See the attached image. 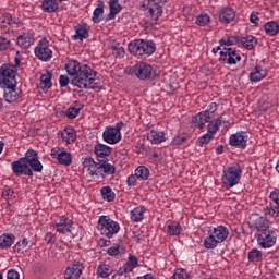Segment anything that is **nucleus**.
<instances>
[{
    "mask_svg": "<svg viewBox=\"0 0 279 279\" xmlns=\"http://www.w3.org/2000/svg\"><path fill=\"white\" fill-rule=\"evenodd\" d=\"M97 178H106V175H114L117 173V167L110 163V159H98L97 168L94 172Z\"/></svg>",
    "mask_w": 279,
    "mask_h": 279,
    "instance_id": "nucleus-8",
    "label": "nucleus"
},
{
    "mask_svg": "<svg viewBox=\"0 0 279 279\" xmlns=\"http://www.w3.org/2000/svg\"><path fill=\"white\" fill-rule=\"evenodd\" d=\"M97 228L107 239H112L121 230L119 222L112 220L110 216H100Z\"/></svg>",
    "mask_w": 279,
    "mask_h": 279,
    "instance_id": "nucleus-4",
    "label": "nucleus"
},
{
    "mask_svg": "<svg viewBox=\"0 0 279 279\" xmlns=\"http://www.w3.org/2000/svg\"><path fill=\"white\" fill-rule=\"evenodd\" d=\"M82 269H84L82 264H72L65 269L64 279H80V276H82Z\"/></svg>",
    "mask_w": 279,
    "mask_h": 279,
    "instance_id": "nucleus-20",
    "label": "nucleus"
},
{
    "mask_svg": "<svg viewBox=\"0 0 279 279\" xmlns=\"http://www.w3.org/2000/svg\"><path fill=\"white\" fill-rule=\"evenodd\" d=\"M35 56L41 62H49L53 58V52L49 49V41L46 38L41 39L35 47Z\"/></svg>",
    "mask_w": 279,
    "mask_h": 279,
    "instance_id": "nucleus-11",
    "label": "nucleus"
},
{
    "mask_svg": "<svg viewBox=\"0 0 279 279\" xmlns=\"http://www.w3.org/2000/svg\"><path fill=\"white\" fill-rule=\"evenodd\" d=\"M59 84H60L61 88H64V87L69 86V84H71V80H69V76H66V75H60Z\"/></svg>",
    "mask_w": 279,
    "mask_h": 279,
    "instance_id": "nucleus-59",
    "label": "nucleus"
},
{
    "mask_svg": "<svg viewBox=\"0 0 279 279\" xmlns=\"http://www.w3.org/2000/svg\"><path fill=\"white\" fill-rule=\"evenodd\" d=\"M75 35L74 40H83L84 38H88V29L84 25H77L74 27Z\"/></svg>",
    "mask_w": 279,
    "mask_h": 279,
    "instance_id": "nucleus-40",
    "label": "nucleus"
},
{
    "mask_svg": "<svg viewBox=\"0 0 279 279\" xmlns=\"http://www.w3.org/2000/svg\"><path fill=\"white\" fill-rule=\"evenodd\" d=\"M270 206L266 208L265 215H270V217L279 216V190L275 189L269 195Z\"/></svg>",
    "mask_w": 279,
    "mask_h": 279,
    "instance_id": "nucleus-17",
    "label": "nucleus"
},
{
    "mask_svg": "<svg viewBox=\"0 0 279 279\" xmlns=\"http://www.w3.org/2000/svg\"><path fill=\"white\" fill-rule=\"evenodd\" d=\"M132 239L135 241V243H140L145 239V235L143 234V231L137 230L132 232Z\"/></svg>",
    "mask_w": 279,
    "mask_h": 279,
    "instance_id": "nucleus-56",
    "label": "nucleus"
},
{
    "mask_svg": "<svg viewBox=\"0 0 279 279\" xmlns=\"http://www.w3.org/2000/svg\"><path fill=\"white\" fill-rule=\"evenodd\" d=\"M185 141H189V136L186 134H181L173 138L172 145H182Z\"/></svg>",
    "mask_w": 279,
    "mask_h": 279,
    "instance_id": "nucleus-55",
    "label": "nucleus"
},
{
    "mask_svg": "<svg viewBox=\"0 0 279 279\" xmlns=\"http://www.w3.org/2000/svg\"><path fill=\"white\" fill-rule=\"evenodd\" d=\"M61 138L68 144L75 143V140L77 138V133H75L72 128H69L61 133Z\"/></svg>",
    "mask_w": 279,
    "mask_h": 279,
    "instance_id": "nucleus-33",
    "label": "nucleus"
},
{
    "mask_svg": "<svg viewBox=\"0 0 279 279\" xmlns=\"http://www.w3.org/2000/svg\"><path fill=\"white\" fill-rule=\"evenodd\" d=\"M14 175H28L43 171V163L38 160V151L28 149L24 157L11 163Z\"/></svg>",
    "mask_w": 279,
    "mask_h": 279,
    "instance_id": "nucleus-2",
    "label": "nucleus"
},
{
    "mask_svg": "<svg viewBox=\"0 0 279 279\" xmlns=\"http://www.w3.org/2000/svg\"><path fill=\"white\" fill-rule=\"evenodd\" d=\"M277 239L278 234L271 229H266L257 233V243L264 250H267L268 247H274L276 245Z\"/></svg>",
    "mask_w": 279,
    "mask_h": 279,
    "instance_id": "nucleus-7",
    "label": "nucleus"
},
{
    "mask_svg": "<svg viewBox=\"0 0 279 279\" xmlns=\"http://www.w3.org/2000/svg\"><path fill=\"white\" fill-rule=\"evenodd\" d=\"M128 49L129 52L132 53V56H135V58H140L141 60H143V58H147L155 53L156 44H154V41L136 39L129 43Z\"/></svg>",
    "mask_w": 279,
    "mask_h": 279,
    "instance_id": "nucleus-3",
    "label": "nucleus"
},
{
    "mask_svg": "<svg viewBox=\"0 0 279 279\" xmlns=\"http://www.w3.org/2000/svg\"><path fill=\"white\" fill-rule=\"evenodd\" d=\"M92 21L94 23H101L104 21V1L98 2V7L94 10Z\"/></svg>",
    "mask_w": 279,
    "mask_h": 279,
    "instance_id": "nucleus-36",
    "label": "nucleus"
},
{
    "mask_svg": "<svg viewBox=\"0 0 279 279\" xmlns=\"http://www.w3.org/2000/svg\"><path fill=\"white\" fill-rule=\"evenodd\" d=\"M247 258L250 263H260V260H263V252L258 248H253L248 252Z\"/></svg>",
    "mask_w": 279,
    "mask_h": 279,
    "instance_id": "nucleus-45",
    "label": "nucleus"
},
{
    "mask_svg": "<svg viewBox=\"0 0 279 279\" xmlns=\"http://www.w3.org/2000/svg\"><path fill=\"white\" fill-rule=\"evenodd\" d=\"M214 238L217 242L223 243L228 236H230V231L228 230V227L225 226H218L214 228L213 233Z\"/></svg>",
    "mask_w": 279,
    "mask_h": 279,
    "instance_id": "nucleus-24",
    "label": "nucleus"
},
{
    "mask_svg": "<svg viewBox=\"0 0 279 279\" xmlns=\"http://www.w3.org/2000/svg\"><path fill=\"white\" fill-rule=\"evenodd\" d=\"M94 154L97 156V160H108L107 156L112 154V148L105 144H96L94 147Z\"/></svg>",
    "mask_w": 279,
    "mask_h": 279,
    "instance_id": "nucleus-21",
    "label": "nucleus"
},
{
    "mask_svg": "<svg viewBox=\"0 0 279 279\" xmlns=\"http://www.w3.org/2000/svg\"><path fill=\"white\" fill-rule=\"evenodd\" d=\"M107 254H109V256H119L121 251L119 250V246H111L108 248Z\"/></svg>",
    "mask_w": 279,
    "mask_h": 279,
    "instance_id": "nucleus-62",
    "label": "nucleus"
},
{
    "mask_svg": "<svg viewBox=\"0 0 279 279\" xmlns=\"http://www.w3.org/2000/svg\"><path fill=\"white\" fill-rule=\"evenodd\" d=\"M16 240V236L12 233H4L0 235V247L1 250H8L12 247V244Z\"/></svg>",
    "mask_w": 279,
    "mask_h": 279,
    "instance_id": "nucleus-30",
    "label": "nucleus"
},
{
    "mask_svg": "<svg viewBox=\"0 0 279 279\" xmlns=\"http://www.w3.org/2000/svg\"><path fill=\"white\" fill-rule=\"evenodd\" d=\"M135 175H137L138 180H149V168L145 166H138L135 170Z\"/></svg>",
    "mask_w": 279,
    "mask_h": 279,
    "instance_id": "nucleus-46",
    "label": "nucleus"
},
{
    "mask_svg": "<svg viewBox=\"0 0 279 279\" xmlns=\"http://www.w3.org/2000/svg\"><path fill=\"white\" fill-rule=\"evenodd\" d=\"M137 181H138V177L136 175V173H134L128 177L126 184L128 186H136Z\"/></svg>",
    "mask_w": 279,
    "mask_h": 279,
    "instance_id": "nucleus-58",
    "label": "nucleus"
},
{
    "mask_svg": "<svg viewBox=\"0 0 279 279\" xmlns=\"http://www.w3.org/2000/svg\"><path fill=\"white\" fill-rule=\"evenodd\" d=\"M112 49H113L112 54L116 58H123V56H125V49L121 47V45L116 44L114 46H112Z\"/></svg>",
    "mask_w": 279,
    "mask_h": 279,
    "instance_id": "nucleus-52",
    "label": "nucleus"
},
{
    "mask_svg": "<svg viewBox=\"0 0 279 279\" xmlns=\"http://www.w3.org/2000/svg\"><path fill=\"white\" fill-rule=\"evenodd\" d=\"M236 19V12L232 7H227L220 10L219 12V21L220 23H225L228 25L229 23H232Z\"/></svg>",
    "mask_w": 279,
    "mask_h": 279,
    "instance_id": "nucleus-19",
    "label": "nucleus"
},
{
    "mask_svg": "<svg viewBox=\"0 0 279 279\" xmlns=\"http://www.w3.org/2000/svg\"><path fill=\"white\" fill-rule=\"evenodd\" d=\"M229 145L232 147H238V149H245V147H247V133L241 131L232 134L229 137Z\"/></svg>",
    "mask_w": 279,
    "mask_h": 279,
    "instance_id": "nucleus-18",
    "label": "nucleus"
},
{
    "mask_svg": "<svg viewBox=\"0 0 279 279\" xmlns=\"http://www.w3.org/2000/svg\"><path fill=\"white\" fill-rule=\"evenodd\" d=\"M60 4L58 3V0H44L41 2V10L48 12V14L58 12Z\"/></svg>",
    "mask_w": 279,
    "mask_h": 279,
    "instance_id": "nucleus-29",
    "label": "nucleus"
},
{
    "mask_svg": "<svg viewBox=\"0 0 279 279\" xmlns=\"http://www.w3.org/2000/svg\"><path fill=\"white\" fill-rule=\"evenodd\" d=\"M192 123H196L202 130L206 123H210V113L208 111L199 112L197 116L192 117Z\"/></svg>",
    "mask_w": 279,
    "mask_h": 279,
    "instance_id": "nucleus-25",
    "label": "nucleus"
},
{
    "mask_svg": "<svg viewBox=\"0 0 279 279\" xmlns=\"http://www.w3.org/2000/svg\"><path fill=\"white\" fill-rule=\"evenodd\" d=\"M51 77H53V73H51L50 71L46 70V73L41 74L39 85L43 90H49V88H51Z\"/></svg>",
    "mask_w": 279,
    "mask_h": 279,
    "instance_id": "nucleus-32",
    "label": "nucleus"
},
{
    "mask_svg": "<svg viewBox=\"0 0 279 279\" xmlns=\"http://www.w3.org/2000/svg\"><path fill=\"white\" fill-rule=\"evenodd\" d=\"M217 245H219V242L217 241V239L215 238L214 234H210L205 238L204 247L206 250H215V247H217Z\"/></svg>",
    "mask_w": 279,
    "mask_h": 279,
    "instance_id": "nucleus-48",
    "label": "nucleus"
},
{
    "mask_svg": "<svg viewBox=\"0 0 279 279\" xmlns=\"http://www.w3.org/2000/svg\"><path fill=\"white\" fill-rule=\"evenodd\" d=\"M121 130H123V122H118L116 126H106L102 138L109 145H117L121 141Z\"/></svg>",
    "mask_w": 279,
    "mask_h": 279,
    "instance_id": "nucleus-6",
    "label": "nucleus"
},
{
    "mask_svg": "<svg viewBox=\"0 0 279 279\" xmlns=\"http://www.w3.org/2000/svg\"><path fill=\"white\" fill-rule=\"evenodd\" d=\"M248 77L251 82H260L262 80H265V77H267V70L256 65L254 68V71L250 73Z\"/></svg>",
    "mask_w": 279,
    "mask_h": 279,
    "instance_id": "nucleus-26",
    "label": "nucleus"
},
{
    "mask_svg": "<svg viewBox=\"0 0 279 279\" xmlns=\"http://www.w3.org/2000/svg\"><path fill=\"white\" fill-rule=\"evenodd\" d=\"M27 245H29V241H27V238H24L21 242H17L13 246V252H16L20 255L25 254L27 252Z\"/></svg>",
    "mask_w": 279,
    "mask_h": 279,
    "instance_id": "nucleus-44",
    "label": "nucleus"
},
{
    "mask_svg": "<svg viewBox=\"0 0 279 279\" xmlns=\"http://www.w3.org/2000/svg\"><path fill=\"white\" fill-rule=\"evenodd\" d=\"M210 23V16L208 14H202L196 16V25L199 27H206Z\"/></svg>",
    "mask_w": 279,
    "mask_h": 279,
    "instance_id": "nucleus-50",
    "label": "nucleus"
},
{
    "mask_svg": "<svg viewBox=\"0 0 279 279\" xmlns=\"http://www.w3.org/2000/svg\"><path fill=\"white\" fill-rule=\"evenodd\" d=\"M221 125H223V116L218 117L215 122L209 120L207 134L215 137V134L219 132V128H221Z\"/></svg>",
    "mask_w": 279,
    "mask_h": 279,
    "instance_id": "nucleus-28",
    "label": "nucleus"
},
{
    "mask_svg": "<svg viewBox=\"0 0 279 279\" xmlns=\"http://www.w3.org/2000/svg\"><path fill=\"white\" fill-rule=\"evenodd\" d=\"M65 71L70 75L72 86H77V88H99L97 83H95V77H97V72L90 68L88 64H80L78 61L71 60L65 64Z\"/></svg>",
    "mask_w": 279,
    "mask_h": 279,
    "instance_id": "nucleus-1",
    "label": "nucleus"
},
{
    "mask_svg": "<svg viewBox=\"0 0 279 279\" xmlns=\"http://www.w3.org/2000/svg\"><path fill=\"white\" fill-rule=\"evenodd\" d=\"M14 195V190L10 189L9 186H4V189L2 190V197L4 199H11V197H15Z\"/></svg>",
    "mask_w": 279,
    "mask_h": 279,
    "instance_id": "nucleus-54",
    "label": "nucleus"
},
{
    "mask_svg": "<svg viewBox=\"0 0 279 279\" xmlns=\"http://www.w3.org/2000/svg\"><path fill=\"white\" fill-rule=\"evenodd\" d=\"M248 223L252 228L257 229V233L269 230V220H267V217L258 214H252L248 218Z\"/></svg>",
    "mask_w": 279,
    "mask_h": 279,
    "instance_id": "nucleus-16",
    "label": "nucleus"
},
{
    "mask_svg": "<svg viewBox=\"0 0 279 279\" xmlns=\"http://www.w3.org/2000/svg\"><path fill=\"white\" fill-rule=\"evenodd\" d=\"M83 167L88 170L89 175H95V171H97V161L92 157H87L83 161Z\"/></svg>",
    "mask_w": 279,
    "mask_h": 279,
    "instance_id": "nucleus-39",
    "label": "nucleus"
},
{
    "mask_svg": "<svg viewBox=\"0 0 279 279\" xmlns=\"http://www.w3.org/2000/svg\"><path fill=\"white\" fill-rule=\"evenodd\" d=\"M45 241H46V243H50V244L56 243V241H57L56 234H53V233H51V232H48V233L45 235Z\"/></svg>",
    "mask_w": 279,
    "mask_h": 279,
    "instance_id": "nucleus-63",
    "label": "nucleus"
},
{
    "mask_svg": "<svg viewBox=\"0 0 279 279\" xmlns=\"http://www.w3.org/2000/svg\"><path fill=\"white\" fill-rule=\"evenodd\" d=\"M241 173H243V170H241V166L239 165H233L225 169L222 184L226 186V189L236 186V183L241 180Z\"/></svg>",
    "mask_w": 279,
    "mask_h": 279,
    "instance_id": "nucleus-5",
    "label": "nucleus"
},
{
    "mask_svg": "<svg viewBox=\"0 0 279 279\" xmlns=\"http://www.w3.org/2000/svg\"><path fill=\"white\" fill-rule=\"evenodd\" d=\"M16 75L19 72L13 64L4 63L0 66V82H3L4 85L11 84L12 81L16 82Z\"/></svg>",
    "mask_w": 279,
    "mask_h": 279,
    "instance_id": "nucleus-10",
    "label": "nucleus"
},
{
    "mask_svg": "<svg viewBox=\"0 0 279 279\" xmlns=\"http://www.w3.org/2000/svg\"><path fill=\"white\" fill-rule=\"evenodd\" d=\"M109 10L110 12L107 15V19L109 21H112L117 17V14H119V12H121L122 10L121 4H119V0H109Z\"/></svg>",
    "mask_w": 279,
    "mask_h": 279,
    "instance_id": "nucleus-31",
    "label": "nucleus"
},
{
    "mask_svg": "<svg viewBox=\"0 0 279 279\" xmlns=\"http://www.w3.org/2000/svg\"><path fill=\"white\" fill-rule=\"evenodd\" d=\"M112 274V266L108 264H100L97 268V276L100 278H108Z\"/></svg>",
    "mask_w": 279,
    "mask_h": 279,
    "instance_id": "nucleus-41",
    "label": "nucleus"
},
{
    "mask_svg": "<svg viewBox=\"0 0 279 279\" xmlns=\"http://www.w3.org/2000/svg\"><path fill=\"white\" fill-rule=\"evenodd\" d=\"M184 276H186V272H184V270H180L179 272H174L173 278L174 279H185Z\"/></svg>",
    "mask_w": 279,
    "mask_h": 279,
    "instance_id": "nucleus-64",
    "label": "nucleus"
},
{
    "mask_svg": "<svg viewBox=\"0 0 279 279\" xmlns=\"http://www.w3.org/2000/svg\"><path fill=\"white\" fill-rule=\"evenodd\" d=\"M10 49V40L5 37H0V51H8Z\"/></svg>",
    "mask_w": 279,
    "mask_h": 279,
    "instance_id": "nucleus-57",
    "label": "nucleus"
},
{
    "mask_svg": "<svg viewBox=\"0 0 279 279\" xmlns=\"http://www.w3.org/2000/svg\"><path fill=\"white\" fill-rule=\"evenodd\" d=\"M145 207H136L131 211V219L138 223V221H143L145 219Z\"/></svg>",
    "mask_w": 279,
    "mask_h": 279,
    "instance_id": "nucleus-38",
    "label": "nucleus"
},
{
    "mask_svg": "<svg viewBox=\"0 0 279 279\" xmlns=\"http://www.w3.org/2000/svg\"><path fill=\"white\" fill-rule=\"evenodd\" d=\"M102 199H106L107 202H114L117 194L112 192L111 186H104L100 190Z\"/></svg>",
    "mask_w": 279,
    "mask_h": 279,
    "instance_id": "nucleus-42",
    "label": "nucleus"
},
{
    "mask_svg": "<svg viewBox=\"0 0 279 279\" xmlns=\"http://www.w3.org/2000/svg\"><path fill=\"white\" fill-rule=\"evenodd\" d=\"M50 156L54 160H58L59 165H62L63 167H71V165H73V155L62 147L52 148Z\"/></svg>",
    "mask_w": 279,
    "mask_h": 279,
    "instance_id": "nucleus-9",
    "label": "nucleus"
},
{
    "mask_svg": "<svg viewBox=\"0 0 279 279\" xmlns=\"http://www.w3.org/2000/svg\"><path fill=\"white\" fill-rule=\"evenodd\" d=\"M80 110H82V107H70L66 110L68 119H75L80 114Z\"/></svg>",
    "mask_w": 279,
    "mask_h": 279,
    "instance_id": "nucleus-53",
    "label": "nucleus"
},
{
    "mask_svg": "<svg viewBox=\"0 0 279 279\" xmlns=\"http://www.w3.org/2000/svg\"><path fill=\"white\" fill-rule=\"evenodd\" d=\"M240 45L244 47V49H247L248 51H252L256 45H258V39L252 35H246L242 38H240Z\"/></svg>",
    "mask_w": 279,
    "mask_h": 279,
    "instance_id": "nucleus-27",
    "label": "nucleus"
},
{
    "mask_svg": "<svg viewBox=\"0 0 279 279\" xmlns=\"http://www.w3.org/2000/svg\"><path fill=\"white\" fill-rule=\"evenodd\" d=\"M53 228H56L57 232L60 234H66L68 232H71V228H73V225L71 223H54Z\"/></svg>",
    "mask_w": 279,
    "mask_h": 279,
    "instance_id": "nucleus-49",
    "label": "nucleus"
},
{
    "mask_svg": "<svg viewBox=\"0 0 279 279\" xmlns=\"http://www.w3.org/2000/svg\"><path fill=\"white\" fill-rule=\"evenodd\" d=\"M4 99L7 104H14L21 99V88L16 87V81H11L4 85Z\"/></svg>",
    "mask_w": 279,
    "mask_h": 279,
    "instance_id": "nucleus-12",
    "label": "nucleus"
},
{
    "mask_svg": "<svg viewBox=\"0 0 279 279\" xmlns=\"http://www.w3.org/2000/svg\"><path fill=\"white\" fill-rule=\"evenodd\" d=\"M16 45L17 47H21V49H29V47L34 45V35L31 33L19 35L16 38Z\"/></svg>",
    "mask_w": 279,
    "mask_h": 279,
    "instance_id": "nucleus-22",
    "label": "nucleus"
},
{
    "mask_svg": "<svg viewBox=\"0 0 279 279\" xmlns=\"http://www.w3.org/2000/svg\"><path fill=\"white\" fill-rule=\"evenodd\" d=\"M213 135H209L208 133H206L205 135L201 136L197 141H196V145L198 147H204V145H208L210 143V141H213Z\"/></svg>",
    "mask_w": 279,
    "mask_h": 279,
    "instance_id": "nucleus-51",
    "label": "nucleus"
},
{
    "mask_svg": "<svg viewBox=\"0 0 279 279\" xmlns=\"http://www.w3.org/2000/svg\"><path fill=\"white\" fill-rule=\"evenodd\" d=\"M167 0H148L147 10L153 21H158L162 16V8Z\"/></svg>",
    "mask_w": 279,
    "mask_h": 279,
    "instance_id": "nucleus-15",
    "label": "nucleus"
},
{
    "mask_svg": "<svg viewBox=\"0 0 279 279\" xmlns=\"http://www.w3.org/2000/svg\"><path fill=\"white\" fill-rule=\"evenodd\" d=\"M133 271V267L130 266V264H124L123 267H121L118 270V274L113 276V279H131L128 274Z\"/></svg>",
    "mask_w": 279,
    "mask_h": 279,
    "instance_id": "nucleus-34",
    "label": "nucleus"
},
{
    "mask_svg": "<svg viewBox=\"0 0 279 279\" xmlns=\"http://www.w3.org/2000/svg\"><path fill=\"white\" fill-rule=\"evenodd\" d=\"M19 23H21L19 19L13 17L10 13H5L1 20V27H8V25L14 27V25H19Z\"/></svg>",
    "mask_w": 279,
    "mask_h": 279,
    "instance_id": "nucleus-37",
    "label": "nucleus"
},
{
    "mask_svg": "<svg viewBox=\"0 0 279 279\" xmlns=\"http://www.w3.org/2000/svg\"><path fill=\"white\" fill-rule=\"evenodd\" d=\"M7 278L8 279H20L21 275H19V271H16L15 269H10L7 272Z\"/></svg>",
    "mask_w": 279,
    "mask_h": 279,
    "instance_id": "nucleus-61",
    "label": "nucleus"
},
{
    "mask_svg": "<svg viewBox=\"0 0 279 279\" xmlns=\"http://www.w3.org/2000/svg\"><path fill=\"white\" fill-rule=\"evenodd\" d=\"M220 47H232V45H241V37L239 36H229L223 37L219 40Z\"/></svg>",
    "mask_w": 279,
    "mask_h": 279,
    "instance_id": "nucleus-35",
    "label": "nucleus"
},
{
    "mask_svg": "<svg viewBox=\"0 0 279 279\" xmlns=\"http://www.w3.org/2000/svg\"><path fill=\"white\" fill-rule=\"evenodd\" d=\"M147 141H150L153 145H160V143H165L167 141V137H165V132L162 131H156L151 130L146 135Z\"/></svg>",
    "mask_w": 279,
    "mask_h": 279,
    "instance_id": "nucleus-23",
    "label": "nucleus"
},
{
    "mask_svg": "<svg viewBox=\"0 0 279 279\" xmlns=\"http://www.w3.org/2000/svg\"><path fill=\"white\" fill-rule=\"evenodd\" d=\"M125 265H129V267H136L138 265V257H136L135 255H130L129 256V260L128 263H125Z\"/></svg>",
    "mask_w": 279,
    "mask_h": 279,
    "instance_id": "nucleus-60",
    "label": "nucleus"
},
{
    "mask_svg": "<svg viewBox=\"0 0 279 279\" xmlns=\"http://www.w3.org/2000/svg\"><path fill=\"white\" fill-rule=\"evenodd\" d=\"M167 232L170 234V236H178L182 232V226H180L178 222H171L167 227Z\"/></svg>",
    "mask_w": 279,
    "mask_h": 279,
    "instance_id": "nucleus-47",
    "label": "nucleus"
},
{
    "mask_svg": "<svg viewBox=\"0 0 279 279\" xmlns=\"http://www.w3.org/2000/svg\"><path fill=\"white\" fill-rule=\"evenodd\" d=\"M154 69L147 63H137L131 69V73L135 75L138 80L147 81L151 80V73Z\"/></svg>",
    "mask_w": 279,
    "mask_h": 279,
    "instance_id": "nucleus-13",
    "label": "nucleus"
},
{
    "mask_svg": "<svg viewBox=\"0 0 279 279\" xmlns=\"http://www.w3.org/2000/svg\"><path fill=\"white\" fill-rule=\"evenodd\" d=\"M265 32L268 36H276L279 32V24L271 21L264 25Z\"/></svg>",
    "mask_w": 279,
    "mask_h": 279,
    "instance_id": "nucleus-43",
    "label": "nucleus"
},
{
    "mask_svg": "<svg viewBox=\"0 0 279 279\" xmlns=\"http://www.w3.org/2000/svg\"><path fill=\"white\" fill-rule=\"evenodd\" d=\"M219 62L220 64H236V62H241V54L236 53V50L233 48H223L220 51Z\"/></svg>",
    "mask_w": 279,
    "mask_h": 279,
    "instance_id": "nucleus-14",
    "label": "nucleus"
}]
</instances>
